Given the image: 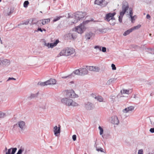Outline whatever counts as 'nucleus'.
Instances as JSON below:
<instances>
[{"label": "nucleus", "mask_w": 154, "mask_h": 154, "mask_svg": "<svg viewBox=\"0 0 154 154\" xmlns=\"http://www.w3.org/2000/svg\"><path fill=\"white\" fill-rule=\"evenodd\" d=\"M75 52L74 49L71 47H66L64 48L60 53V56H69L73 54Z\"/></svg>", "instance_id": "1"}, {"label": "nucleus", "mask_w": 154, "mask_h": 154, "mask_svg": "<svg viewBox=\"0 0 154 154\" xmlns=\"http://www.w3.org/2000/svg\"><path fill=\"white\" fill-rule=\"evenodd\" d=\"M62 103L69 106H76L78 104L70 98H64L61 99Z\"/></svg>", "instance_id": "2"}, {"label": "nucleus", "mask_w": 154, "mask_h": 154, "mask_svg": "<svg viewBox=\"0 0 154 154\" xmlns=\"http://www.w3.org/2000/svg\"><path fill=\"white\" fill-rule=\"evenodd\" d=\"M86 15L85 12H83L82 11L77 12L75 13L74 16L75 20L73 22V23H76L79 20L83 18Z\"/></svg>", "instance_id": "3"}, {"label": "nucleus", "mask_w": 154, "mask_h": 154, "mask_svg": "<svg viewBox=\"0 0 154 154\" xmlns=\"http://www.w3.org/2000/svg\"><path fill=\"white\" fill-rule=\"evenodd\" d=\"M64 93L66 95L69 97L75 98L78 97V95L76 94L72 90H66Z\"/></svg>", "instance_id": "4"}, {"label": "nucleus", "mask_w": 154, "mask_h": 154, "mask_svg": "<svg viewBox=\"0 0 154 154\" xmlns=\"http://www.w3.org/2000/svg\"><path fill=\"white\" fill-rule=\"evenodd\" d=\"M129 8V6L127 2L123 3L122 7V11L120 12V14L121 17H123Z\"/></svg>", "instance_id": "5"}, {"label": "nucleus", "mask_w": 154, "mask_h": 154, "mask_svg": "<svg viewBox=\"0 0 154 154\" xmlns=\"http://www.w3.org/2000/svg\"><path fill=\"white\" fill-rule=\"evenodd\" d=\"M85 30V26L83 23H81L75 28V31L81 34Z\"/></svg>", "instance_id": "6"}, {"label": "nucleus", "mask_w": 154, "mask_h": 154, "mask_svg": "<svg viewBox=\"0 0 154 154\" xmlns=\"http://www.w3.org/2000/svg\"><path fill=\"white\" fill-rule=\"evenodd\" d=\"M116 14L115 13H109L106 14L105 17V20L107 21H109L110 20L112 21L115 20V18L114 17V16Z\"/></svg>", "instance_id": "7"}, {"label": "nucleus", "mask_w": 154, "mask_h": 154, "mask_svg": "<svg viewBox=\"0 0 154 154\" xmlns=\"http://www.w3.org/2000/svg\"><path fill=\"white\" fill-rule=\"evenodd\" d=\"M17 125L20 128L19 130L23 131L25 128V123L23 121H20L17 122Z\"/></svg>", "instance_id": "8"}, {"label": "nucleus", "mask_w": 154, "mask_h": 154, "mask_svg": "<svg viewBox=\"0 0 154 154\" xmlns=\"http://www.w3.org/2000/svg\"><path fill=\"white\" fill-rule=\"evenodd\" d=\"M85 107L88 110H91L93 109L94 108V105L92 103L87 102L85 103Z\"/></svg>", "instance_id": "9"}, {"label": "nucleus", "mask_w": 154, "mask_h": 154, "mask_svg": "<svg viewBox=\"0 0 154 154\" xmlns=\"http://www.w3.org/2000/svg\"><path fill=\"white\" fill-rule=\"evenodd\" d=\"M53 129L54 135L57 136L58 134H60V126L59 125L58 127L57 126H55L54 127Z\"/></svg>", "instance_id": "10"}, {"label": "nucleus", "mask_w": 154, "mask_h": 154, "mask_svg": "<svg viewBox=\"0 0 154 154\" xmlns=\"http://www.w3.org/2000/svg\"><path fill=\"white\" fill-rule=\"evenodd\" d=\"M85 67L87 68V70H88L89 71H90L98 72L99 70V68L97 66H86Z\"/></svg>", "instance_id": "11"}, {"label": "nucleus", "mask_w": 154, "mask_h": 154, "mask_svg": "<svg viewBox=\"0 0 154 154\" xmlns=\"http://www.w3.org/2000/svg\"><path fill=\"white\" fill-rule=\"evenodd\" d=\"M104 2V0H95V4L99 5L102 7L105 6L106 5V3H104L105 5H103V3Z\"/></svg>", "instance_id": "12"}, {"label": "nucleus", "mask_w": 154, "mask_h": 154, "mask_svg": "<svg viewBox=\"0 0 154 154\" xmlns=\"http://www.w3.org/2000/svg\"><path fill=\"white\" fill-rule=\"evenodd\" d=\"M111 123L113 124L118 125L119 121L118 117L116 116H112V118Z\"/></svg>", "instance_id": "13"}, {"label": "nucleus", "mask_w": 154, "mask_h": 154, "mask_svg": "<svg viewBox=\"0 0 154 154\" xmlns=\"http://www.w3.org/2000/svg\"><path fill=\"white\" fill-rule=\"evenodd\" d=\"M56 80L53 79H50L46 81V82L48 85H54L56 84Z\"/></svg>", "instance_id": "14"}, {"label": "nucleus", "mask_w": 154, "mask_h": 154, "mask_svg": "<svg viewBox=\"0 0 154 154\" xmlns=\"http://www.w3.org/2000/svg\"><path fill=\"white\" fill-rule=\"evenodd\" d=\"M81 75H86L88 73V71L86 68H80Z\"/></svg>", "instance_id": "15"}, {"label": "nucleus", "mask_w": 154, "mask_h": 154, "mask_svg": "<svg viewBox=\"0 0 154 154\" xmlns=\"http://www.w3.org/2000/svg\"><path fill=\"white\" fill-rule=\"evenodd\" d=\"M134 107L133 106H130L124 109L123 110V112L124 113H127L129 111H131L133 110H134Z\"/></svg>", "instance_id": "16"}, {"label": "nucleus", "mask_w": 154, "mask_h": 154, "mask_svg": "<svg viewBox=\"0 0 154 154\" xmlns=\"http://www.w3.org/2000/svg\"><path fill=\"white\" fill-rule=\"evenodd\" d=\"M10 61L6 59H3L2 58V64L4 65H8L10 64Z\"/></svg>", "instance_id": "17"}, {"label": "nucleus", "mask_w": 154, "mask_h": 154, "mask_svg": "<svg viewBox=\"0 0 154 154\" xmlns=\"http://www.w3.org/2000/svg\"><path fill=\"white\" fill-rule=\"evenodd\" d=\"M132 92V91L131 89L129 90H125L123 89L122 90H121V94H129L130 93Z\"/></svg>", "instance_id": "18"}, {"label": "nucleus", "mask_w": 154, "mask_h": 154, "mask_svg": "<svg viewBox=\"0 0 154 154\" xmlns=\"http://www.w3.org/2000/svg\"><path fill=\"white\" fill-rule=\"evenodd\" d=\"M94 34L93 33L89 32V33H87L86 34L85 37L87 39H89Z\"/></svg>", "instance_id": "19"}, {"label": "nucleus", "mask_w": 154, "mask_h": 154, "mask_svg": "<svg viewBox=\"0 0 154 154\" xmlns=\"http://www.w3.org/2000/svg\"><path fill=\"white\" fill-rule=\"evenodd\" d=\"M94 98L100 102H102L103 100V97L101 96H100L95 97Z\"/></svg>", "instance_id": "20"}, {"label": "nucleus", "mask_w": 154, "mask_h": 154, "mask_svg": "<svg viewBox=\"0 0 154 154\" xmlns=\"http://www.w3.org/2000/svg\"><path fill=\"white\" fill-rule=\"evenodd\" d=\"M80 72V69L76 70L73 72V73L71 75L74 73V74L81 75Z\"/></svg>", "instance_id": "21"}, {"label": "nucleus", "mask_w": 154, "mask_h": 154, "mask_svg": "<svg viewBox=\"0 0 154 154\" xmlns=\"http://www.w3.org/2000/svg\"><path fill=\"white\" fill-rule=\"evenodd\" d=\"M132 31V30L131 29V28L129 29L128 30L126 31H125L123 33V35L124 36H126L128 35L130 32H131Z\"/></svg>", "instance_id": "22"}, {"label": "nucleus", "mask_w": 154, "mask_h": 154, "mask_svg": "<svg viewBox=\"0 0 154 154\" xmlns=\"http://www.w3.org/2000/svg\"><path fill=\"white\" fill-rule=\"evenodd\" d=\"M37 96V93L32 94L30 96L28 97L29 99L30 100L32 98L36 97Z\"/></svg>", "instance_id": "23"}, {"label": "nucleus", "mask_w": 154, "mask_h": 154, "mask_svg": "<svg viewBox=\"0 0 154 154\" xmlns=\"http://www.w3.org/2000/svg\"><path fill=\"white\" fill-rule=\"evenodd\" d=\"M24 150V147L21 146L16 154H21L22 152H23Z\"/></svg>", "instance_id": "24"}, {"label": "nucleus", "mask_w": 154, "mask_h": 154, "mask_svg": "<svg viewBox=\"0 0 154 154\" xmlns=\"http://www.w3.org/2000/svg\"><path fill=\"white\" fill-rule=\"evenodd\" d=\"M29 23V21H22V23L19 24L18 25V26H21V25H28Z\"/></svg>", "instance_id": "25"}, {"label": "nucleus", "mask_w": 154, "mask_h": 154, "mask_svg": "<svg viewBox=\"0 0 154 154\" xmlns=\"http://www.w3.org/2000/svg\"><path fill=\"white\" fill-rule=\"evenodd\" d=\"M98 129L100 130V135H102V137L103 138V136L102 135L103 132V129L100 126L99 127Z\"/></svg>", "instance_id": "26"}, {"label": "nucleus", "mask_w": 154, "mask_h": 154, "mask_svg": "<svg viewBox=\"0 0 154 154\" xmlns=\"http://www.w3.org/2000/svg\"><path fill=\"white\" fill-rule=\"evenodd\" d=\"M141 25L140 24H139L136 26L133 27L131 28V29L133 31L134 30L137 29H139L141 27Z\"/></svg>", "instance_id": "27"}, {"label": "nucleus", "mask_w": 154, "mask_h": 154, "mask_svg": "<svg viewBox=\"0 0 154 154\" xmlns=\"http://www.w3.org/2000/svg\"><path fill=\"white\" fill-rule=\"evenodd\" d=\"M116 79L115 78H112L109 79L108 81H107L106 84L107 85H109L112 82L116 81Z\"/></svg>", "instance_id": "28"}, {"label": "nucleus", "mask_w": 154, "mask_h": 154, "mask_svg": "<svg viewBox=\"0 0 154 154\" xmlns=\"http://www.w3.org/2000/svg\"><path fill=\"white\" fill-rule=\"evenodd\" d=\"M96 150L98 152L100 151L102 152L105 153L103 151V149L101 147H97V146L96 147Z\"/></svg>", "instance_id": "29"}, {"label": "nucleus", "mask_w": 154, "mask_h": 154, "mask_svg": "<svg viewBox=\"0 0 154 154\" xmlns=\"http://www.w3.org/2000/svg\"><path fill=\"white\" fill-rule=\"evenodd\" d=\"M61 17V16L57 17L54 19L53 21L54 22H55L59 20Z\"/></svg>", "instance_id": "30"}, {"label": "nucleus", "mask_w": 154, "mask_h": 154, "mask_svg": "<svg viewBox=\"0 0 154 154\" xmlns=\"http://www.w3.org/2000/svg\"><path fill=\"white\" fill-rule=\"evenodd\" d=\"M11 149L12 150L11 152V154H15L17 150V148H11Z\"/></svg>", "instance_id": "31"}, {"label": "nucleus", "mask_w": 154, "mask_h": 154, "mask_svg": "<svg viewBox=\"0 0 154 154\" xmlns=\"http://www.w3.org/2000/svg\"><path fill=\"white\" fill-rule=\"evenodd\" d=\"M29 4V2L28 1H25L23 3V6L26 8L27 7L28 5Z\"/></svg>", "instance_id": "32"}, {"label": "nucleus", "mask_w": 154, "mask_h": 154, "mask_svg": "<svg viewBox=\"0 0 154 154\" xmlns=\"http://www.w3.org/2000/svg\"><path fill=\"white\" fill-rule=\"evenodd\" d=\"M38 84L41 86L47 85V84L46 81L45 82H38Z\"/></svg>", "instance_id": "33"}, {"label": "nucleus", "mask_w": 154, "mask_h": 154, "mask_svg": "<svg viewBox=\"0 0 154 154\" xmlns=\"http://www.w3.org/2000/svg\"><path fill=\"white\" fill-rule=\"evenodd\" d=\"M94 48L97 50H98L100 51H101V47L97 45L94 46Z\"/></svg>", "instance_id": "34"}, {"label": "nucleus", "mask_w": 154, "mask_h": 154, "mask_svg": "<svg viewBox=\"0 0 154 154\" xmlns=\"http://www.w3.org/2000/svg\"><path fill=\"white\" fill-rule=\"evenodd\" d=\"M46 20H45V19H44L43 20H41L40 21V22H41L42 24V25H44L46 24Z\"/></svg>", "instance_id": "35"}, {"label": "nucleus", "mask_w": 154, "mask_h": 154, "mask_svg": "<svg viewBox=\"0 0 154 154\" xmlns=\"http://www.w3.org/2000/svg\"><path fill=\"white\" fill-rule=\"evenodd\" d=\"M5 113L0 112V119L3 118L5 116Z\"/></svg>", "instance_id": "36"}, {"label": "nucleus", "mask_w": 154, "mask_h": 154, "mask_svg": "<svg viewBox=\"0 0 154 154\" xmlns=\"http://www.w3.org/2000/svg\"><path fill=\"white\" fill-rule=\"evenodd\" d=\"M129 15L130 17L131 16V15H132L133 14V12H132V9L131 8H129Z\"/></svg>", "instance_id": "37"}, {"label": "nucleus", "mask_w": 154, "mask_h": 154, "mask_svg": "<svg viewBox=\"0 0 154 154\" xmlns=\"http://www.w3.org/2000/svg\"><path fill=\"white\" fill-rule=\"evenodd\" d=\"M143 149H141L138 150V154H143Z\"/></svg>", "instance_id": "38"}, {"label": "nucleus", "mask_w": 154, "mask_h": 154, "mask_svg": "<svg viewBox=\"0 0 154 154\" xmlns=\"http://www.w3.org/2000/svg\"><path fill=\"white\" fill-rule=\"evenodd\" d=\"M59 42V41L58 40H56L54 43H53V44L54 45V46H56L57 44Z\"/></svg>", "instance_id": "39"}, {"label": "nucleus", "mask_w": 154, "mask_h": 154, "mask_svg": "<svg viewBox=\"0 0 154 154\" xmlns=\"http://www.w3.org/2000/svg\"><path fill=\"white\" fill-rule=\"evenodd\" d=\"M111 67L112 70H114L116 69V67L115 66V65L114 64H112L111 65Z\"/></svg>", "instance_id": "40"}, {"label": "nucleus", "mask_w": 154, "mask_h": 154, "mask_svg": "<svg viewBox=\"0 0 154 154\" xmlns=\"http://www.w3.org/2000/svg\"><path fill=\"white\" fill-rule=\"evenodd\" d=\"M116 98V96H111L110 97V98L113 101L115 100Z\"/></svg>", "instance_id": "41"}, {"label": "nucleus", "mask_w": 154, "mask_h": 154, "mask_svg": "<svg viewBox=\"0 0 154 154\" xmlns=\"http://www.w3.org/2000/svg\"><path fill=\"white\" fill-rule=\"evenodd\" d=\"M101 51L102 52H106V48L105 47H103L102 48V49H101Z\"/></svg>", "instance_id": "42"}, {"label": "nucleus", "mask_w": 154, "mask_h": 154, "mask_svg": "<svg viewBox=\"0 0 154 154\" xmlns=\"http://www.w3.org/2000/svg\"><path fill=\"white\" fill-rule=\"evenodd\" d=\"M72 138L73 141H75L76 139V136L75 135H74L72 136Z\"/></svg>", "instance_id": "43"}, {"label": "nucleus", "mask_w": 154, "mask_h": 154, "mask_svg": "<svg viewBox=\"0 0 154 154\" xmlns=\"http://www.w3.org/2000/svg\"><path fill=\"white\" fill-rule=\"evenodd\" d=\"M11 149L10 148L8 150L7 152L6 153V154H11Z\"/></svg>", "instance_id": "44"}, {"label": "nucleus", "mask_w": 154, "mask_h": 154, "mask_svg": "<svg viewBox=\"0 0 154 154\" xmlns=\"http://www.w3.org/2000/svg\"><path fill=\"white\" fill-rule=\"evenodd\" d=\"M16 80V79L15 78H13V77H11V78L9 77V78H8V79L7 80V81H10V80Z\"/></svg>", "instance_id": "45"}, {"label": "nucleus", "mask_w": 154, "mask_h": 154, "mask_svg": "<svg viewBox=\"0 0 154 154\" xmlns=\"http://www.w3.org/2000/svg\"><path fill=\"white\" fill-rule=\"evenodd\" d=\"M54 47V45L53 43H51L50 44L49 43V47L51 48H53Z\"/></svg>", "instance_id": "46"}, {"label": "nucleus", "mask_w": 154, "mask_h": 154, "mask_svg": "<svg viewBox=\"0 0 154 154\" xmlns=\"http://www.w3.org/2000/svg\"><path fill=\"white\" fill-rule=\"evenodd\" d=\"M122 17H121L120 15V16H119V22L120 23H121L122 22Z\"/></svg>", "instance_id": "47"}, {"label": "nucleus", "mask_w": 154, "mask_h": 154, "mask_svg": "<svg viewBox=\"0 0 154 154\" xmlns=\"http://www.w3.org/2000/svg\"><path fill=\"white\" fill-rule=\"evenodd\" d=\"M149 131L151 133H154V128H151L149 130Z\"/></svg>", "instance_id": "48"}, {"label": "nucleus", "mask_w": 154, "mask_h": 154, "mask_svg": "<svg viewBox=\"0 0 154 154\" xmlns=\"http://www.w3.org/2000/svg\"><path fill=\"white\" fill-rule=\"evenodd\" d=\"M45 46L48 47V48H50L49 47V43H46L45 42Z\"/></svg>", "instance_id": "49"}, {"label": "nucleus", "mask_w": 154, "mask_h": 154, "mask_svg": "<svg viewBox=\"0 0 154 154\" xmlns=\"http://www.w3.org/2000/svg\"><path fill=\"white\" fill-rule=\"evenodd\" d=\"M71 76V75H70L67 76L62 77V78L63 79H66V78H70Z\"/></svg>", "instance_id": "50"}, {"label": "nucleus", "mask_w": 154, "mask_h": 154, "mask_svg": "<svg viewBox=\"0 0 154 154\" xmlns=\"http://www.w3.org/2000/svg\"><path fill=\"white\" fill-rule=\"evenodd\" d=\"M45 19V20H46V23H48L50 22V19L49 18L46 19Z\"/></svg>", "instance_id": "51"}, {"label": "nucleus", "mask_w": 154, "mask_h": 154, "mask_svg": "<svg viewBox=\"0 0 154 154\" xmlns=\"http://www.w3.org/2000/svg\"><path fill=\"white\" fill-rule=\"evenodd\" d=\"M150 17H151L149 14H147L146 16V18L147 19L150 20Z\"/></svg>", "instance_id": "52"}, {"label": "nucleus", "mask_w": 154, "mask_h": 154, "mask_svg": "<svg viewBox=\"0 0 154 154\" xmlns=\"http://www.w3.org/2000/svg\"><path fill=\"white\" fill-rule=\"evenodd\" d=\"M130 17L131 19V20L132 21L133 20H134V17L132 15H131V16Z\"/></svg>", "instance_id": "53"}, {"label": "nucleus", "mask_w": 154, "mask_h": 154, "mask_svg": "<svg viewBox=\"0 0 154 154\" xmlns=\"http://www.w3.org/2000/svg\"><path fill=\"white\" fill-rule=\"evenodd\" d=\"M37 31H40L41 32H42L43 31L41 28H38L37 29Z\"/></svg>", "instance_id": "54"}, {"label": "nucleus", "mask_w": 154, "mask_h": 154, "mask_svg": "<svg viewBox=\"0 0 154 154\" xmlns=\"http://www.w3.org/2000/svg\"><path fill=\"white\" fill-rule=\"evenodd\" d=\"M2 65V58H0V65Z\"/></svg>", "instance_id": "55"}, {"label": "nucleus", "mask_w": 154, "mask_h": 154, "mask_svg": "<svg viewBox=\"0 0 154 154\" xmlns=\"http://www.w3.org/2000/svg\"><path fill=\"white\" fill-rule=\"evenodd\" d=\"M110 23L111 25H114L115 24L114 22H113L112 23Z\"/></svg>", "instance_id": "56"}, {"label": "nucleus", "mask_w": 154, "mask_h": 154, "mask_svg": "<svg viewBox=\"0 0 154 154\" xmlns=\"http://www.w3.org/2000/svg\"><path fill=\"white\" fill-rule=\"evenodd\" d=\"M72 38L73 39H74V38H75V37H74H74H73V34H72Z\"/></svg>", "instance_id": "57"}, {"label": "nucleus", "mask_w": 154, "mask_h": 154, "mask_svg": "<svg viewBox=\"0 0 154 154\" xmlns=\"http://www.w3.org/2000/svg\"><path fill=\"white\" fill-rule=\"evenodd\" d=\"M148 154H154V153H148Z\"/></svg>", "instance_id": "58"}, {"label": "nucleus", "mask_w": 154, "mask_h": 154, "mask_svg": "<svg viewBox=\"0 0 154 154\" xmlns=\"http://www.w3.org/2000/svg\"><path fill=\"white\" fill-rule=\"evenodd\" d=\"M10 13H11V12H9V14H8V15H10Z\"/></svg>", "instance_id": "59"}, {"label": "nucleus", "mask_w": 154, "mask_h": 154, "mask_svg": "<svg viewBox=\"0 0 154 154\" xmlns=\"http://www.w3.org/2000/svg\"><path fill=\"white\" fill-rule=\"evenodd\" d=\"M150 36H151V34H150V35H149Z\"/></svg>", "instance_id": "60"}, {"label": "nucleus", "mask_w": 154, "mask_h": 154, "mask_svg": "<svg viewBox=\"0 0 154 154\" xmlns=\"http://www.w3.org/2000/svg\"><path fill=\"white\" fill-rule=\"evenodd\" d=\"M7 149V148L6 147V148H5V149Z\"/></svg>", "instance_id": "61"}, {"label": "nucleus", "mask_w": 154, "mask_h": 154, "mask_svg": "<svg viewBox=\"0 0 154 154\" xmlns=\"http://www.w3.org/2000/svg\"><path fill=\"white\" fill-rule=\"evenodd\" d=\"M2 0H0V2H1Z\"/></svg>", "instance_id": "62"}, {"label": "nucleus", "mask_w": 154, "mask_h": 154, "mask_svg": "<svg viewBox=\"0 0 154 154\" xmlns=\"http://www.w3.org/2000/svg\"><path fill=\"white\" fill-rule=\"evenodd\" d=\"M95 144H96V142H95Z\"/></svg>", "instance_id": "63"}, {"label": "nucleus", "mask_w": 154, "mask_h": 154, "mask_svg": "<svg viewBox=\"0 0 154 154\" xmlns=\"http://www.w3.org/2000/svg\"><path fill=\"white\" fill-rule=\"evenodd\" d=\"M85 154H86V153H85Z\"/></svg>", "instance_id": "64"}]
</instances>
